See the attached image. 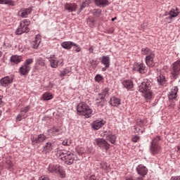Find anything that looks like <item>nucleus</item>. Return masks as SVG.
I'll return each instance as SVG.
<instances>
[{
	"label": "nucleus",
	"mask_w": 180,
	"mask_h": 180,
	"mask_svg": "<svg viewBox=\"0 0 180 180\" xmlns=\"http://www.w3.org/2000/svg\"><path fill=\"white\" fill-rule=\"evenodd\" d=\"M56 155L58 158L64 161L65 164H67V165L74 164L75 155H74V153L71 150H57V151H56Z\"/></svg>",
	"instance_id": "nucleus-1"
},
{
	"label": "nucleus",
	"mask_w": 180,
	"mask_h": 180,
	"mask_svg": "<svg viewBox=\"0 0 180 180\" xmlns=\"http://www.w3.org/2000/svg\"><path fill=\"white\" fill-rule=\"evenodd\" d=\"M153 83L150 80L146 79L141 82V85L139 86V91L143 94L145 99H148L149 101L153 99V91H151V86Z\"/></svg>",
	"instance_id": "nucleus-2"
},
{
	"label": "nucleus",
	"mask_w": 180,
	"mask_h": 180,
	"mask_svg": "<svg viewBox=\"0 0 180 180\" xmlns=\"http://www.w3.org/2000/svg\"><path fill=\"white\" fill-rule=\"evenodd\" d=\"M77 111L79 115L84 116L86 119L91 117L94 112L85 102H81L77 105Z\"/></svg>",
	"instance_id": "nucleus-3"
},
{
	"label": "nucleus",
	"mask_w": 180,
	"mask_h": 180,
	"mask_svg": "<svg viewBox=\"0 0 180 180\" xmlns=\"http://www.w3.org/2000/svg\"><path fill=\"white\" fill-rule=\"evenodd\" d=\"M141 53L143 56H146V64L148 67L153 68L155 65L154 63V58L155 57V54L150 48H145L141 49Z\"/></svg>",
	"instance_id": "nucleus-4"
},
{
	"label": "nucleus",
	"mask_w": 180,
	"mask_h": 180,
	"mask_svg": "<svg viewBox=\"0 0 180 180\" xmlns=\"http://www.w3.org/2000/svg\"><path fill=\"white\" fill-rule=\"evenodd\" d=\"M160 140H161V138L160 137V136H157L151 141L150 146V151L153 155H155V154H158L161 151V146L159 143Z\"/></svg>",
	"instance_id": "nucleus-5"
},
{
	"label": "nucleus",
	"mask_w": 180,
	"mask_h": 180,
	"mask_svg": "<svg viewBox=\"0 0 180 180\" xmlns=\"http://www.w3.org/2000/svg\"><path fill=\"white\" fill-rule=\"evenodd\" d=\"M46 169L49 174H59V175H61L62 178H65L64 169L58 165L51 164L48 166Z\"/></svg>",
	"instance_id": "nucleus-6"
},
{
	"label": "nucleus",
	"mask_w": 180,
	"mask_h": 180,
	"mask_svg": "<svg viewBox=\"0 0 180 180\" xmlns=\"http://www.w3.org/2000/svg\"><path fill=\"white\" fill-rule=\"evenodd\" d=\"M29 25L30 20L25 19L20 22V25L15 31V34H22V33H27L29 32Z\"/></svg>",
	"instance_id": "nucleus-7"
},
{
	"label": "nucleus",
	"mask_w": 180,
	"mask_h": 180,
	"mask_svg": "<svg viewBox=\"0 0 180 180\" xmlns=\"http://www.w3.org/2000/svg\"><path fill=\"white\" fill-rule=\"evenodd\" d=\"M170 74L172 79H178L180 75V60H177L172 64Z\"/></svg>",
	"instance_id": "nucleus-8"
},
{
	"label": "nucleus",
	"mask_w": 180,
	"mask_h": 180,
	"mask_svg": "<svg viewBox=\"0 0 180 180\" xmlns=\"http://www.w3.org/2000/svg\"><path fill=\"white\" fill-rule=\"evenodd\" d=\"M49 62L51 68H58V65L63 67L64 65V60L58 59L56 55H51L49 58Z\"/></svg>",
	"instance_id": "nucleus-9"
},
{
	"label": "nucleus",
	"mask_w": 180,
	"mask_h": 180,
	"mask_svg": "<svg viewBox=\"0 0 180 180\" xmlns=\"http://www.w3.org/2000/svg\"><path fill=\"white\" fill-rule=\"evenodd\" d=\"M106 96H109V88L108 87L104 88L101 91V92L98 94V96L96 99V105H97V106H103V103H102V101H103L105 100V98H106Z\"/></svg>",
	"instance_id": "nucleus-10"
},
{
	"label": "nucleus",
	"mask_w": 180,
	"mask_h": 180,
	"mask_svg": "<svg viewBox=\"0 0 180 180\" xmlns=\"http://www.w3.org/2000/svg\"><path fill=\"white\" fill-rule=\"evenodd\" d=\"M95 143L98 147L101 148L102 150H105V151H108L110 148V144L108 143L106 140L103 138H98L95 139Z\"/></svg>",
	"instance_id": "nucleus-11"
},
{
	"label": "nucleus",
	"mask_w": 180,
	"mask_h": 180,
	"mask_svg": "<svg viewBox=\"0 0 180 180\" xmlns=\"http://www.w3.org/2000/svg\"><path fill=\"white\" fill-rule=\"evenodd\" d=\"M165 20V22L167 23H171L172 20V18H176L178 15H179V11H178V8H172L171 11L169 13H165V16L168 15Z\"/></svg>",
	"instance_id": "nucleus-12"
},
{
	"label": "nucleus",
	"mask_w": 180,
	"mask_h": 180,
	"mask_svg": "<svg viewBox=\"0 0 180 180\" xmlns=\"http://www.w3.org/2000/svg\"><path fill=\"white\" fill-rule=\"evenodd\" d=\"M46 140H47V136L44 134H39L37 137L31 138L32 144H33V146H34V144H40V143H44V141H46Z\"/></svg>",
	"instance_id": "nucleus-13"
},
{
	"label": "nucleus",
	"mask_w": 180,
	"mask_h": 180,
	"mask_svg": "<svg viewBox=\"0 0 180 180\" xmlns=\"http://www.w3.org/2000/svg\"><path fill=\"white\" fill-rule=\"evenodd\" d=\"M33 11V7H29L27 8H22L20 9L18 13V16H19L20 18H27V16H29V15H30V13H32Z\"/></svg>",
	"instance_id": "nucleus-14"
},
{
	"label": "nucleus",
	"mask_w": 180,
	"mask_h": 180,
	"mask_svg": "<svg viewBox=\"0 0 180 180\" xmlns=\"http://www.w3.org/2000/svg\"><path fill=\"white\" fill-rule=\"evenodd\" d=\"M179 82L180 80H179L177 86H175L173 89H172L170 92L169 93L168 97L170 101H174V99H176L179 91L178 86H180Z\"/></svg>",
	"instance_id": "nucleus-15"
},
{
	"label": "nucleus",
	"mask_w": 180,
	"mask_h": 180,
	"mask_svg": "<svg viewBox=\"0 0 180 180\" xmlns=\"http://www.w3.org/2000/svg\"><path fill=\"white\" fill-rule=\"evenodd\" d=\"M106 124V121L102 119L96 120L91 123V127L94 130H99L102 126H105Z\"/></svg>",
	"instance_id": "nucleus-16"
},
{
	"label": "nucleus",
	"mask_w": 180,
	"mask_h": 180,
	"mask_svg": "<svg viewBox=\"0 0 180 180\" xmlns=\"http://www.w3.org/2000/svg\"><path fill=\"white\" fill-rule=\"evenodd\" d=\"M136 171L138 175L140 176H146L148 172V169H147V167L143 165H139L136 167Z\"/></svg>",
	"instance_id": "nucleus-17"
},
{
	"label": "nucleus",
	"mask_w": 180,
	"mask_h": 180,
	"mask_svg": "<svg viewBox=\"0 0 180 180\" xmlns=\"http://www.w3.org/2000/svg\"><path fill=\"white\" fill-rule=\"evenodd\" d=\"M12 82H13V76H6L0 80V84L2 86H8Z\"/></svg>",
	"instance_id": "nucleus-18"
},
{
	"label": "nucleus",
	"mask_w": 180,
	"mask_h": 180,
	"mask_svg": "<svg viewBox=\"0 0 180 180\" xmlns=\"http://www.w3.org/2000/svg\"><path fill=\"white\" fill-rule=\"evenodd\" d=\"M134 70L140 74H144L147 71V68L144 63L136 64L134 67Z\"/></svg>",
	"instance_id": "nucleus-19"
},
{
	"label": "nucleus",
	"mask_w": 180,
	"mask_h": 180,
	"mask_svg": "<svg viewBox=\"0 0 180 180\" xmlns=\"http://www.w3.org/2000/svg\"><path fill=\"white\" fill-rule=\"evenodd\" d=\"M65 11H68V12H75L77 11V8H78V6H77L75 3H66L64 6Z\"/></svg>",
	"instance_id": "nucleus-20"
},
{
	"label": "nucleus",
	"mask_w": 180,
	"mask_h": 180,
	"mask_svg": "<svg viewBox=\"0 0 180 180\" xmlns=\"http://www.w3.org/2000/svg\"><path fill=\"white\" fill-rule=\"evenodd\" d=\"M122 84L123 85L124 88H126L128 91L129 89H132L134 84H133V81L130 79H125L122 82Z\"/></svg>",
	"instance_id": "nucleus-21"
},
{
	"label": "nucleus",
	"mask_w": 180,
	"mask_h": 180,
	"mask_svg": "<svg viewBox=\"0 0 180 180\" xmlns=\"http://www.w3.org/2000/svg\"><path fill=\"white\" fill-rule=\"evenodd\" d=\"M54 148V145L51 141H48L45 143V145L43 146V151L44 153H50L53 149Z\"/></svg>",
	"instance_id": "nucleus-22"
},
{
	"label": "nucleus",
	"mask_w": 180,
	"mask_h": 180,
	"mask_svg": "<svg viewBox=\"0 0 180 180\" xmlns=\"http://www.w3.org/2000/svg\"><path fill=\"white\" fill-rule=\"evenodd\" d=\"M41 41V39H40V35H37L34 39L31 41V46L32 49H38L39 46H40Z\"/></svg>",
	"instance_id": "nucleus-23"
},
{
	"label": "nucleus",
	"mask_w": 180,
	"mask_h": 180,
	"mask_svg": "<svg viewBox=\"0 0 180 180\" xmlns=\"http://www.w3.org/2000/svg\"><path fill=\"white\" fill-rule=\"evenodd\" d=\"M47 132L49 133V136H60V134H61V131L60 130V129L53 127V128L49 129L47 131Z\"/></svg>",
	"instance_id": "nucleus-24"
},
{
	"label": "nucleus",
	"mask_w": 180,
	"mask_h": 180,
	"mask_svg": "<svg viewBox=\"0 0 180 180\" xmlns=\"http://www.w3.org/2000/svg\"><path fill=\"white\" fill-rule=\"evenodd\" d=\"M94 2L96 6H99V8H105V6H108L110 4L108 0H94Z\"/></svg>",
	"instance_id": "nucleus-25"
},
{
	"label": "nucleus",
	"mask_w": 180,
	"mask_h": 180,
	"mask_svg": "<svg viewBox=\"0 0 180 180\" xmlns=\"http://www.w3.org/2000/svg\"><path fill=\"white\" fill-rule=\"evenodd\" d=\"M29 71H30V66L23 65L20 68V73L21 75H27Z\"/></svg>",
	"instance_id": "nucleus-26"
},
{
	"label": "nucleus",
	"mask_w": 180,
	"mask_h": 180,
	"mask_svg": "<svg viewBox=\"0 0 180 180\" xmlns=\"http://www.w3.org/2000/svg\"><path fill=\"white\" fill-rule=\"evenodd\" d=\"M105 136L106 140L110 141V143H111V144H115L116 143V136L115 135L112 134V133H110V134H105Z\"/></svg>",
	"instance_id": "nucleus-27"
},
{
	"label": "nucleus",
	"mask_w": 180,
	"mask_h": 180,
	"mask_svg": "<svg viewBox=\"0 0 180 180\" xmlns=\"http://www.w3.org/2000/svg\"><path fill=\"white\" fill-rule=\"evenodd\" d=\"M157 82L159 85L162 86L165 85V82H167V80L165 79V77L164 76V75L159 73L158 74Z\"/></svg>",
	"instance_id": "nucleus-28"
},
{
	"label": "nucleus",
	"mask_w": 180,
	"mask_h": 180,
	"mask_svg": "<svg viewBox=\"0 0 180 180\" xmlns=\"http://www.w3.org/2000/svg\"><path fill=\"white\" fill-rule=\"evenodd\" d=\"M101 63L110 67V58L108 56H103L101 58Z\"/></svg>",
	"instance_id": "nucleus-29"
},
{
	"label": "nucleus",
	"mask_w": 180,
	"mask_h": 180,
	"mask_svg": "<svg viewBox=\"0 0 180 180\" xmlns=\"http://www.w3.org/2000/svg\"><path fill=\"white\" fill-rule=\"evenodd\" d=\"M110 104L111 106L117 107L119 105H120V99L116 97H112L110 98Z\"/></svg>",
	"instance_id": "nucleus-30"
},
{
	"label": "nucleus",
	"mask_w": 180,
	"mask_h": 180,
	"mask_svg": "<svg viewBox=\"0 0 180 180\" xmlns=\"http://www.w3.org/2000/svg\"><path fill=\"white\" fill-rule=\"evenodd\" d=\"M60 46L65 50H71V48L72 47V41H63L61 43Z\"/></svg>",
	"instance_id": "nucleus-31"
},
{
	"label": "nucleus",
	"mask_w": 180,
	"mask_h": 180,
	"mask_svg": "<svg viewBox=\"0 0 180 180\" xmlns=\"http://www.w3.org/2000/svg\"><path fill=\"white\" fill-rule=\"evenodd\" d=\"M11 63H14V64H19L20 61H22V57L18 56H13L11 58Z\"/></svg>",
	"instance_id": "nucleus-32"
},
{
	"label": "nucleus",
	"mask_w": 180,
	"mask_h": 180,
	"mask_svg": "<svg viewBox=\"0 0 180 180\" xmlns=\"http://www.w3.org/2000/svg\"><path fill=\"white\" fill-rule=\"evenodd\" d=\"M42 99L43 101H51L53 99V94L50 92H46L42 95Z\"/></svg>",
	"instance_id": "nucleus-33"
},
{
	"label": "nucleus",
	"mask_w": 180,
	"mask_h": 180,
	"mask_svg": "<svg viewBox=\"0 0 180 180\" xmlns=\"http://www.w3.org/2000/svg\"><path fill=\"white\" fill-rule=\"evenodd\" d=\"M0 5H10V6H14L15 2L11 0H0Z\"/></svg>",
	"instance_id": "nucleus-34"
},
{
	"label": "nucleus",
	"mask_w": 180,
	"mask_h": 180,
	"mask_svg": "<svg viewBox=\"0 0 180 180\" xmlns=\"http://www.w3.org/2000/svg\"><path fill=\"white\" fill-rule=\"evenodd\" d=\"M70 72H71V69L70 68H65L63 70L60 71V77H65Z\"/></svg>",
	"instance_id": "nucleus-35"
},
{
	"label": "nucleus",
	"mask_w": 180,
	"mask_h": 180,
	"mask_svg": "<svg viewBox=\"0 0 180 180\" xmlns=\"http://www.w3.org/2000/svg\"><path fill=\"white\" fill-rule=\"evenodd\" d=\"M22 119H26V115L20 112V113L17 115L16 120L17 122H20Z\"/></svg>",
	"instance_id": "nucleus-36"
},
{
	"label": "nucleus",
	"mask_w": 180,
	"mask_h": 180,
	"mask_svg": "<svg viewBox=\"0 0 180 180\" xmlns=\"http://www.w3.org/2000/svg\"><path fill=\"white\" fill-rule=\"evenodd\" d=\"M86 22L91 27H92L95 25V20H94L92 17H89V19H87Z\"/></svg>",
	"instance_id": "nucleus-37"
},
{
	"label": "nucleus",
	"mask_w": 180,
	"mask_h": 180,
	"mask_svg": "<svg viewBox=\"0 0 180 180\" xmlns=\"http://www.w3.org/2000/svg\"><path fill=\"white\" fill-rule=\"evenodd\" d=\"M29 110H30V105L22 108L20 109L21 113H23L24 115H26V113H27V112H29Z\"/></svg>",
	"instance_id": "nucleus-38"
},
{
	"label": "nucleus",
	"mask_w": 180,
	"mask_h": 180,
	"mask_svg": "<svg viewBox=\"0 0 180 180\" xmlns=\"http://www.w3.org/2000/svg\"><path fill=\"white\" fill-rule=\"evenodd\" d=\"M94 79L96 82H102V81H103V76L101 75H96Z\"/></svg>",
	"instance_id": "nucleus-39"
},
{
	"label": "nucleus",
	"mask_w": 180,
	"mask_h": 180,
	"mask_svg": "<svg viewBox=\"0 0 180 180\" xmlns=\"http://www.w3.org/2000/svg\"><path fill=\"white\" fill-rule=\"evenodd\" d=\"M8 169H12L13 168V163L11 160H7L6 162Z\"/></svg>",
	"instance_id": "nucleus-40"
},
{
	"label": "nucleus",
	"mask_w": 180,
	"mask_h": 180,
	"mask_svg": "<svg viewBox=\"0 0 180 180\" xmlns=\"http://www.w3.org/2000/svg\"><path fill=\"white\" fill-rule=\"evenodd\" d=\"M30 64H33V59L32 58L27 59L24 63V65H27V67H30Z\"/></svg>",
	"instance_id": "nucleus-41"
},
{
	"label": "nucleus",
	"mask_w": 180,
	"mask_h": 180,
	"mask_svg": "<svg viewBox=\"0 0 180 180\" xmlns=\"http://www.w3.org/2000/svg\"><path fill=\"white\" fill-rule=\"evenodd\" d=\"M71 140L70 139H65L62 142L63 146H71Z\"/></svg>",
	"instance_id": "nucleus-42"
},
{
	"label": "nucleus",
	"mask_w": 180,
	"mask_h": 180,
	"mask_svg": "<svg viewBox=\"0 0 180 180\" xmlns=\"http://www.w3.org/2000/svg\"><path fill=\"white\" fill-rule=\"evenodd\" d=\"M136 126H139V127H143L144 126V121L142 120H136Z\"/></svg>",
	"instance_id": "nucleus-43"
},
{
	"label": "nucleus",
	"mask_w": 180,
	"mask_h": 180,
	"mask_svg": "<svg viewBox=\"0 0 180 180\" xmlns=\"http://www.w3.org/2000/svg\"><path fill=\"white\" fill-rule=\"evenodd\" d=\"M37 63L41 67L44 66L46 64V62H44V60H43L41 58H38Z\"/></svg>",
	"instance_id": "nucleus-44"
},
{
	"label": "nucleus",
	"mask_w": 180,
	"mask_h": 180,
	"mask_svg": "<svg viewBox=\"0 0 180 180\" xmlns=\"http://www.w3.org/2000/svg\"><path fill=\"white\" fill-rule=\"evenodd\" d=\"M134 133H141V134H143V133H144V130H141L140 129V127H134Z\"/></svg>",
	"instance_id": "nucleus-45"
},
{
	"label": "nucleus",
	"mask_w": 180,
	"mask_h": 180,
	"mask_svg": "<svg viewBox=\"0 0 180 180\" xmlns=\"http://www.w3.org/2000/svg\"><path fill=\"white\" fill-rule=\"evenodd\" d=\"M89 180H99V176L95 174H91L89 176Z\"/></svg>",
	"instance_id": "nucleus-46"
},
{
	"label": "nucleus",
	"mask_w": 180,
	"mask_h": 180,
	"mask_svg": "<svg viewBox=\"0 0 180 180\" xmlns=\"http://www.w3.org/2000/svg\"><path fill=\"white\" fill-rule=\"evenodd\" d=\"M93 13L94 16L96 18H99L101 16V10H96Z\"/></svg>",
	"instance_id": "nucleus-47"
},
{
	"label": "nucleus",
	"mask_w": 180,
	"mask_h": 180,
	"mask_svg": "<svg viewBox=\"0 0 180 180\" xmlns=\"http://www.w3.org/2000/svg\"><path fill=\"white\" fill-rule=\"evenodd\" d=\"M139 140H140V136H134L133 138H132V141L134 143H137V141H139Z\"/></svg>",
	"instance_id": "nucleus-48"
},
{
	"label": "nucleus",
	"mask_w": 180,
	"mask_h": 180,
	"mask_svg": "<svg viewBox=\"0 0 180 180\" xmlns=\"http://www.w3.org/2000/svg\"><path fill=\"white\" fill-rule=\"evenodd\" d=\"M85 6H86V3L83 2L82 5L81 6L80 8L79 9V13H81V12H82V11L84 10V8H85Z\"/></svg>",
	"instance_id": "nucleus-49"
},
{
	"label": "nucleus",
	"mask_w": 180,
	"mask_h": 180,
	"mask_svg": "<svg viewBox=\"0 0 180 180\" xmlns=\"http://www.w3.org/2000/svg\"><path fill=\"white\" fill-rule=\"evenodd\" d=\"M85 6H86V3L83 2L82 5L81 6L80 8L79 9V13H81V12H82V11L84 10V8H85Z\"/></svg>",
	"instance_id": "nucleus-50"
},
{
	"label": "nucleus",
	"mask_w": 180,
	"mask_h": 180,
	"mask_svg": "<svg viewBox=\"0 0 180 180\" xmlns=\"http://www.w3.org/2000/svg\"><path fill=\"white\" fill-rule=\"evenodd\" d=\"M39 180H50L47 176H41L39 178Z\"/></svg>",
	"instance_id": "nucleus-51"
},
{
	"label": "nucleus",
	"mask_w": 180,
	"mask_h": 180,
	"mask_svg": "<svg viewBox=\"0 0 180 180\" xmlns=\"http://www.w3.org/2000/svg\"><path fill=\"white\" fill-rule=\"evenodd\" d=\"M79 51H81V47L77 46L75 49V52L76 53H79Z\"/></svg>",
	"instance_id": "nucleus-52"
},
{
	"label": "nucleus",
	"mask_w": 180,
	"mask_h": 180,
	"mask_svg": "<svg viewBox=\"0 0 180 180\" xmlns=\"http://www.w3.org/2000/svg\"><path fill=\"white\" fill-rule=\"evenodd\" d=\"M107 68H109V66L105 65V67L102 68V71H103V72L106 71Z\"/></svg>",
	"instance_id": "nucleus-53"
},
{
	"label": "nucleus",
	"mask_w": 180,
	"mask_h": 180,
	"mask_svg": "<svg viewBox=\"0 0 180 180\" xmlns=\"http://www.w3.org/2000/svg\"><path fill=\"white\" fill-rule=\"evenodd\" d=\"M74 46V47H76V48H77V47H79V46L78 45V44H77L76 43H74V42H72V46Z\"/></svg>",
	"instance_id": "nucleus-54"
},
{
	"label": "nucleus",
	"mask_w": 180,
	"mask_h": 180,
	"mask_svg": "<svg viewBox=\"0 0 180 180\" xmlns=\"http://www.w3.org/2000/svg\"><path fill=\"white\" fill-rule=\"evenodd\" d=\"M89 50V53H94V48L92 46H90Z\"/></svg>",
	"instance_id": "nucleus-55"
},
{
	"label": "nucleus",
	"mask_w": 180,
	"mask_h": 180,
	"mask_svg": "<svg viewBox=\"0 0 180 180\" xmlns=\"http://www.w3.org/2000/svg\"><path fill=\"white\" fill-rule=\"evenodd\" d=\"M172 180H180V176H174Z\"/></svg>",
	"instance_id": "nucleus-56"
},
{
	"label": "nucleus",
	"mask_w": 180,
	"mask_h": 180,
	"mask_svg": "<svg viewBox=\"0 0 180 180\" xmlns=\"http://www.w3.org/2000/svg\"><path fill=\"white\" fill-rule=\"evenodd\" d=\"M137 180H144V176L137 177Z\"/></svg>",
	"instance_id": "nucleus-57"
},
{
	"label": "nucleus",
	"mask_w": 180,
	"mask_h": 180,
	"mask_svg": "<svg viewBox=\"0 0 180 180\" xmlns=\"http://www.w3.org/2000/svg\"><path fill=\"white\" fill-rule=\"evenodd\" d=\"M0 105H2V96H0Z\"/></svg>",
	"instance_id": "nucleus-58"
},
{
	"label": "nucleus",
	"mask_w": 180,
	"mask_h": 180,
	"mask_svg": "<svg viewBox=\"0 0 180 180\" xmlns=\"http://www.w3.org/2000/svg\"><path fill=\"white\" fill-rule=\"evenodd\" d=\"M116 19V17L115 18H112V22H114L115 21V20Z\"/></svg>",
	"instance_id": "nucleus-59"
},
{
	"label": "nucleus",
	"mask_w": 180,
	"mask_h": 180,
	"mask_svg": "<svg viewBox=\"0 0 180 180\" xmlns=\"http://www.w3.org/2000/svg\"><path fill=\"white\" fill-rule=\"evenodd\" d=\"M0 57H2V52L0 51Z\"/></svg>",
	"instance_id": "nucleus-60"
},
{
	"label": "nucleus",
	"mask_w": 180,
	"mask_h": 180,
	"mask_svg": "<svg viewBox=\"0 0 180 180\" xmlns=\"http://www.w3.org/2000/svg\"><path fill=\"white\" fill-rule=\"evenodd\" d=\"M178 150L180 151V146H178Z\"/></svg>",
	"instance_id": "nucleus-61"
}]
</instances>
